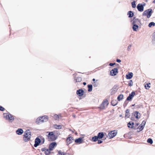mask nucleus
<instances>
[{
  "label": "nucleus",
  "instance_id": "nucleus-29",
  "mask_svg": "<svg viewBox=\"0 0 155 155\" xmlns=\"http://www.w3.org/2000/svg\"><path fill=\"white\" fill-rule=\"evenodd\" d=\"M50 151L49 149H46V150L45 152V153L46 155H48L50 154Z\"/></svg>",
  "mask_w": 155,
  "mask_h": 155
},
{
  "label": "nucleus",
  "instance_id": "nucleus-61",
  "mask_svg": "<svg viewBox=\"0 0 155 155\" xmlns=\"http://www.w3.org/2000/svg\"><path fill=\"white\" fill-rule=\"evenodd\" d=\"M119 116H120V117H122V115H121V114H120V115Z\"/></svg>",
  "mask_w": 155,
  "mask_h": 155
},
{
  "label": "nucleus",
  "instance_id": "nucleus-6",
  "mask_svg": "<svg viewBox=\"0 0 155 155\" xmlns=\"http://www.w3.org/2000/svg\"><path fill=\"white\" fill-rule=\"evenodd\" d=\"M41 140L38 137H36L35 141V144L34 145V147H36L39 145H41Z\"/></svg>",
  "mask_w": 155,
  "mask_h": 155
},
{
  "label": "nucleus",
  "instance_id": "nucleus-25",
  "mask_svg": "<svg viewBox=\"0 0 155 155\" xmlns=\"http://www.w3.org/2000/svg\"><path fill=\"white\" fill-rule=\"evenodd\" d=\"M124 95L122 94H120L117 97V100L120 101L123 98Z\"/></svg>",
  "mask_w": 155,
  "mask_h": 155
},
{
  "label": "nucleus",
  "instance_id": "nucleus-46",
  "mask_svg": "<svg viewBox=\"0 0 155 155\" xmlns=\"http://www.w3.org/2000/svg\"><path fill=\"white\" fill-rule=\"evenodd\" d=\"M103 142V141L101 140H98L97 142L98 144H101Z\"/></svg>",
  "mask_w": 155,
  "mask_h": 155
},
{
  "label": "nucleus",
  "instance_id": "nucleus-2",
  "mask_svg": "<svg viewBox=\"0 0 155 155\" xmlns=\"http://www.w3.org/2000/svg\"><path fill=\"white\" fill-rule=\"evenodd\" d=\"M152 12V9H149L145 10L143 12V15L146 16L147 18H149L151 15Z\"/></svg>",
  "mask_w": 155,
  "mask_h": 155
},
{
  "label": "nucleus",
  "instance_id": "nucleus-42",
  "mask_svg": "<svg viewBox=\"0 0 155 155\" xmlns=\"http://www.w3.org/2000/svg\"><path fill=\"white\" fill-rule=\"evenodd\" d=\"M5 110V108L2 106H0V110L1 111H4Z\"/></svg>",
  "mask_w": 155,
  "mask_h": 155
},
{
  "label": "nucleus",
  "instance_id": "nucleus-45",
  "mask_svg": "<svg viewBox=\"0 0 155 155\" xmlns=\"http://www.w3.org/2000/svg\"><path fill=\"white\" fill-rule=\"evenodd\" d=\"M127 101H126L124 102V106H127V104L128 103V102Z\"/></svg>",
  "mask_w": 155,
  "mask_h": 155
},
{
  "label": "nucleus",
  "instance_id": "nucleus-37",
  "mask_svg": "<svg viewBox=\"0 0 155 155\" xmlns=\"http://www.w3.org/2000/svg\"><path fill=\"white\" fill-rule=\"evenodd\" d=\"M118 85H115L112 88V89H113V90L115 91L117 89V88L118 87Z\"/></svg>",
  "mask_w": 155,
  "mask_h": 155
},
{
  "label": "nucleus",
  "instance_id": "nucleus-10",
  "mask_svg": "<svg viewBox=\"0 0 155 155\" xmlns=\"http://www.w3.org/2000/svg\"><path fill=\"white\" fill-rule=\"evenodd\" d=\"M132 25L137 24L139 25V24H141V20L138 18H137L136 19L134 20H132Z\"/></svg>",
  "mask_w": 155,
  "mask_h": 155
},
{
  "label": "nucleus",
  "instance_id": "nucleus-41",
  "mask_svg": "<svg viewBox=\"0 0 155 155\" xmlns=\"http://www.w3.org/2000/svg\"><path fill=\"white\" fill-rule=\"evenodd\" d=\"M145 124H146V122L144 120H143L142 121V123L140 125H142L143 126V127H144Z\"/></svg>",
  "mask_w": 155,
  "mask_h": 155
},
{
  "label": "nucleus",
  "instance_id": "nucleus-20",
  "mask_svg": "<svg viewBox=\"0 0 155 155\" xmlns=\"http://www.w3.org/2000/svg\"><path fill=\"white\" fill-rule=\"evenodd\" d=\"M104 134L103 132H99V133L97 135V136L98 138L99 139H101L104 136Z\"/></svg>",
  "mask_w": 155,
  "mask_h": 155
},
{
  "label": "nucleus",
  "instance_id": "nucleus-16",
  "mask_svg": "<svg viewBox=\"0 0 155 155\" xmlns=\"http://www.w3.org/2000/svg\"><path fill=\"white\" fill-rule=\"evenodd\" d=\"M133 75V74L132 72H128V74L126 75V78L127 79H131Z\"/></svg>",
  "mask_w": 155,
  "mask_h": 155
},
{
  "label": "nucleus",
  "instance_id": "nucleus-9",
  "mask_svg": "<svg viewBox=\"0 0 155 155\" xmlns=\"http://www.w3.org/2000/svg\"><path fill=\"white\" fill-rule=\"evenodd\" d=\"M135 93L134 91H132L130 94L129 95V96L127 97L126 99V101H131L132 98L134 97V96L135 95Z\"/></svg>",
  "mask_w": 155,
  "mask_h": 155
},
{
  "label": "nucleus",
  "instance_id": "nucleus-21",
  "mask_svg": "<svg viewBox=\"0 0 155 155\" xmlns=\"http://www.w3.org/2000/svg\"><path fill=\"white\" fill-rule=\"evenodd\" d=\"M132 25V29L134 31H137V29H138V28L139 27L138 25L137 24H134Z\"/></svg>",
  "mask_w": 155,
  "mask_h": 155
},
{
  "label": "nucleus",
  "instance_id": "nucleus-48",
  "mask_svg": "<svg viewBox=\"0 0 155 155\" xmlns=\"http://www.w3.org/2000/svg\"><path fill=\"white\" fill-rule=\"evenodd\" d=\"M59 155H63V153H62L61 151H59L58 152Z\"/></svg>",
  "mask_w": 155,
  "mask_h": 155
},
{
  "label": "nucleus",
  "instance_id": "nucleus-27",
  "mask_svg": "<svg viewBox=\"0 0 155 155\" xmlns=\"http://www.w3.org/2000/svg\"><path fill=\"white\" fill-rule=\"evenodd\" d=\"M111 104L113 106H116L117 104V102L116 100H112L111 102Z\"/></svg>",
  "mask_w": 155,
  "mask_h": 155
},
{
  "label": "nucleus",
  "instance_id": "nucleus-31",
  "mask_svg": "<svg viewBox=\"0 0 155 155\" xmlns=\"http://www.w3.org/2000/svg\"><path fill=\"white\" fill-rule=\"evenodd\" d=\"M98 138L97 136H94L92 137V140L94 142H96L98 140Z\"/></svg>",
  "mask_w": 155,
  "mask_h": 155
},
{
  "label": "nucleus",
  "instance_id": "nucleus-18",
  "mask_svg": "<svg viewBox=\"0 0 155 155\" xmlns=\"http://www.w3.org/2000/svg\"><path fill=\"white\" fill-rule=\"evenodd\" d=\"M140 114L139 112L136 111L134 112V115L137 119L139 118L140 117Z\"/></svg>",
  "mask_w": 155,
  "mask_h": 155
},
{
  "label": "nucleus",
  "instance_id": "nucleus-35",
  "mask_svg": "<svg viewBox=\"0 0 155 155\" xmlns=\"http://www.w3.org/2000/svg\"><path fill=\"white\" fill-rule=\"evenodd\" d=\"M144 127H143V126L140 125L138 127V129H139L140 130L139 131H140L142 130L144 128Z\"/></svg>",
  "mask_w": 155,
  "mask_h": 155
},
{
  "label": "nucleus",
  "instance_id": "nucleus-8",
  "mask_svg": "<svg viewBox=\"0 0 155 155\" xmlns=\"http://www.w3.org/2000/svg\"><path fill=\"white\" fill-rule=\"evenodd\" d=\"M118 71L117 68H115L112 69L110 72V74L111 76H115L118 73Z\"/></svg>",
  "mask_w": 155,
  "mask_h": 155
},
{
  "label": "nucleus",
  "instance_id": "nucleus-51",
  "mask_svg": "<svg viewBox=\"0 0 155 155\" xmlns=\"http://www.w3.org/2000/svg\"><path fill=\"white\" fill-rule=\"evenodd\" d=\"M121 60L118 59H117L116 60V61L118 63H120L121 62Z\"/></svg>",
  "mask_w": 155,
  "mask_h": 155
},
{
  "label": "nucleus",
  "instance_id": "nucleus-34",
  "mask_svg": "<svg viewBox=\"0 0 155 155\" xmlns=\"http://www.w3.org/2000/svg\"><path fill=\"white\" fill-rule=\"evenodd\" d=\"M147 141L148 143H150V144H152L153 143V140L150 138H148L147 139Z\"/></svg>",
  "mask_w": 155,
  "mask_h": 155
},
{
  "label": "nucleus",
  "instance_id": "nucleus-56",
  "mask_svg": "<svg viewBox=\"0 0 155 155\" xmlns=\"http://www.w3.org/2000/svg\"><path fill=\"white\" fill-rule=\"evenodd\" d=\"M136 19V17H135L133 18V19L132 20H135Z\"/></svg>",
  "mask_w": 155,
  "mask_h": 155
},
{
  "label": "nucleus",
  "instance_id": "nucleus-47",
  "mask_svg": "<svg viewBox=\"0 0 155 155\" xmlns=\"http://www.w3.org/2000/svg\"><path fill=\"white\" fill-rule=\"evenodd\" d=\"M115 64V63H110L109 64V65L111 66H114V65Z\"/></svg>",
  "mask_w": 155,
  "mask_h": 155
},
{
  "label": "nucleus",
  "instance_id": "nucleus-19",
  "mask_svg": "<svg viewBox=\"0 0 155 155\" xmlns=\"http://www.w3.org/2000/svg\"><path fill=\"white\" fill-rule=\"evenodd\" d=\"M23 131L22 129L19 128L16 131V133L19 135H21L23 133Z\"/></svg>",
  "mask_w": 155,
  "mask_h": 155
},
{
  "label": "nucleus",
  "instance_id": "nucleus-11",
  "mask_svg": "<svg viewBox=\"0 0 155 155\" xmlns=\"http://www.w3.org/2000/svg\"><path fill=\"white\" fill-rule=\"evenodd\" d=\"M137 8L138 10L140 12H142L143 10V5H142L140 3L138 4Z\"/></svg>",
  "mask_w": 155,
  "mask_h": 155
},
{
  "label": "nucleus",
  "instance_id": "nucleus-5",
  "mask_svg": "<svg viewBox=\"0 0 155 155\" xmlns=\"http://www.w3.org/2000/svg\"><path fill=\"white\" fill-rule=\"evenodd\" d=\"M44 117H45V118L44 120L43 119H42L41 118V117L37 118L36 121V123L37 124H39L40 122L47 121L48 119V117L46 115H45Z\"/></svg>",
  "mask_w": 155,
  "mask_h": 155
},
{
  "label": "nucleus",
  "instance_id": "nucleus-60",
  "mask_svg": "<svg viewBox=\"0 0 155 155\" xmlns=\"http://www.w3.org/2000/svg\"><path fill=\"white\" fill-rule=\"evenodd\" d=\"M136 126H138V125H139V124L137 123H136Z\"/></svg>",
  "mask_w": 155,
  "mask_h": 155
},
{
  "label": "nucleus",
  "instance_id": "nucleus-7",
  "mask_svg": "<svg viewBox=\"0 0 155 155\" xmlns=\"http://www.w3.org/2000/svg\"><path fill=\"white\" fill-rule=\"evenodd\" d=\"M117 132L115 130L111 131L109 132L108 134L110 139H111L114 137L117 134Z\"/></svg>",
  "mask_w": 155,
  "mask_h": 155
},
{
  "label": "nucleus",
  "instance_id": "nucleus-26",
  "mask_svg": "<svg viewBox=\"0 0 155 155\" xmlns=\"http://www.w3.org/2000/svg\"><path fill=\"white\" fill-rule=\"evenodd\" d=\"M74 80L76 81V82H80L82 81V78L80 77H78L77 78L74 77Z\"/></svg>",
  "mask_w": 155,
  "mask_h": 155
},
{
  "label": "nucleus",
  "instance_id": "nucleus-33",
  "mask_svg": "<svg viewBox=\"0 0 155 155\" xmlns=\"http://www.w3.org/2000/svg\"><path fill=\"white\" fill-rule=\"evenodd\" d=\"M135 3L136 2L135 1H134L131 2L132 6V8H135L136 7V4Z\"/></svg>",
  "mask_w": 155,
  "mask_h": 155
},
{
  "label": "nucleus",
  "instance_id": "nucleus-28",
  "mask_svg": "<svg viewBox=\"0 0 155 155\" xmlns=\"http://www.w3.org/2000/svg\"><path fill=\"white\" fill-rule=\"evenodd\" d=\"M54 127L55 129H59L61 128L62 126L60 125L55 124L54 125Z\"/></svg>",
  "mask_w": 155,
  "mask_h": 155
},
{
  "label": "nucleus",
  "instance_id": "nucleus-30",
  "mask_svg": "<svg viewBox=\"0 0 155 155\" xmlns=\"http://www.w3.org/2000/svg\"><path fill=\"white\" fill-rule=\"evenodd\" d=\"M152 41L153 44H155V32L153 33V34Z\"/></svg>",
  "mask_w": 155,
  "mask_h": 155
},
{
  "label": "nucleus",
  "instance_id": "nucleus-3",
  "mask_svg": "<svg viewBox=\"0 0 155 155\" xmlns=\"http://www.w3.org/2000/svg\"><path fill=\"white\" fill-rule=\"evenodd\" d=\"M48 137L51 139L52 141H54L57 139L58 137L56 136L54 134V132H48Z\"/></svg>",
  "mask_w": 155,
  "mask_h": 155
},
{
  "label": "nucleus",
  "instance_id": "nucleus-17",
  "mask_svg": "<svg viewBox=\"0 0 155 155\" xmlns=\"http://www.w3.org/2000/svg\"><path fill=\"white\" fill-rule=\"evenodd\" d=\"M83 140L82 138L79 137L78 138L76 139L75 140V142L79 144L81 143H83Z\"/></svg>",
  "mask_w": 155,
  "mask_h": 155
},
{
  "label": "nucleus",
  "instance_id": "nucleus-4",
  "mask_svg": "<svg viewBox=\"0 0 155 155\" xmlns=\"http://www.w3.org/2000/svg\"><path fill=\"white\" fill-rule=\"evenodd\" d=\"M4 117L6 118L7 119H8L11 122H12L13 121L14 118L13 116L10 114H4Z\"/></svg>",
  "mask_w": 155,
  "mask_h": 155
},
{
  "label": "nucleus",
  "instance_id": "nucleus-59",
  "mask_svg": "<svg viewBox=\"0 0 155 155\" xmlns=\"http://www.w3.org/2000/svg\"><path fill=\"white\" fill-rule=\"evenodd\" d=\"M135 104H132V105H131V106H132V107H133V106H134Z\"/></svg>",
  "mask_w": 155,
  "mask_h": 155
},
{
  "label": "nucleus",
  "instance_id": "nucleus-44",
  "mask_svg": "<svg viewBox=\"0 0 155 155\" xmlns=\"http://www.w3.org/2000/svg\"><path fill=\"white\" fill-rule=\"evenodd\" d=\"M131 47V45H130L128 46L127 50L128 51H129L130 50Z\"/></svg>",
  "mask_w": 155,
  "mask_h": 155
},
{
  "label": "nucleus",
  "instance_id": "nucleus-32",
  "mask_svg": "<svg viewBox=\"0 0 155 155\" xmlns=\"http://www.w3.org/2000/svg\"><path fill=\"white\" fill-rule=\"evenodd\" d=\"M155 25V23L153 22H151L148 25V26L151 27L152 26H154Z\"/></svg>",
  "mask_w": 155,
  "mask_h": 155
},
{
  "label": "nucleus",
  "instance_id": "nucleus-1",
  "mask_svg": "<svg viewBox=\"0 0 155 155\" xmlns=\"http://www.w3.org/2000/svg\"><path fill=\"white\" fill-rule=\"evenodd\" d=\"M23 140L25 142L29 141L31 136V133L29 130H28L25 132L23 135Z\"/></svg>",
  "mask_w": 155,
  "mask_h": 155
},
{
  "label": "nucleus",
  "instance_id": "nucleus-23",
  "mask_svg": "<svg viewBox=\"0 0 155 155\" xmlns=\"http://www.w3.org/2000/svg\"><path fill=\"white\" fill-rule=\"evenodd\" d=\"M92 85L91 84H88L87 85V87L88 88V92H91L92 90Z\"/></svg>",
  "mask_w": 155,
  "mask_h": 155
},
{
  "label": "nucleus",
  "instance_id": "nucleus-22",
  "mask_svg": "<svg viewBox=\"0 0 155 155\" xmlns=\"http://www.w3.org/2000/svg\"><path fill=\"white\" fill-rule=\"evenodd\" d=\"M127 15L129 18H132L134 16L133 12L131 11H129L128 12Z\"/></svg>",
  "mask_w": 155,
  "mask_h": 155
},
{
  "label": "nucleus",
  "instance_id": "nucleus-14",
  "mask_svg": "<svg viewBox=\"0 0 155 155\" xmlns=\"http://www.w3.org/2000/svg\"><path fill=\"white\" fill-rule=\"evenodd\" d=\"M108 101H104L102 104H101L100 108L101 109H103L105 108V104H106L107 105L108 104Z\"/></svg>",
  "mask_w": 155,
  "mask_h": 155
},
{
  "label": "nucleus",
  "instance_id": "nucleus-62",
  "mask_svg": "<svg viewBox=\"0 0 155 155\" xmlns=\"http://www.w3.org/2000/svg\"><path fill=\"white\" fill-rule=\"evenodd\" d=\"M75 74H74V76Z\"/></svg>",
  "mask_w": 155,
  "mask_h": 155
},
{
  "label": "nucleus",
  "instance_id": "nucleus-49",
  "mask_svg": "<svg viewBox=\"0 0 155 155\" xmlns=\"http://www.w3.org/2000/svg\"><path fill=\"white\" fill-rule=\"evenodd\" d=\"M46 149L45 147L41 149V150L42 151H45L46 150Z\"/></svg>",
  "mask_w": 155,
  "mask_h": 155
},
{
  "label": "nucleus",
  "instance_id": "nucleus-53",
  "mask_svg": "<svg viewBox=\"0 0 155 155\" xmlns=\"http://www.w3.org/2000/svg\"><path fill=\"white\" fill-rule=\"evenodd\" d=\"M44 116H41V119H43L44 120V119L45 118V117Z\"/></svg>",
  "mask_w": 155,
  "mask_h": 155
},
{
  "label": "nucleus",
  "instance_id": "nucleus-15",
  "mask_svg": "<svg viewBox=\"0 0 155 155\" xmlns=\"http://www.w3.org/2000/svg\"><path fill=\"white\" fill-rule=\"evenodd\" d=\"M74 139L73 137H68L66 140V143L67 145H68L69 144H70L72 142V140H73Z\"/></svg>",
  "mask_w": 155,
  "mask_h": 155
},
{
  "label": "nucleus",
  "instance_id": "nucleus-52",
  "mask_svg": "<svg viewBox=\"0 0 155 155\" xmlns=\"http://www.w3.org/2000/svg\"><path fill=\"white\" fill-rule=\"evenodd\" d=\"M63 155H69L67 153H65L64 152H63Z\"/></svg>",
  "mask_w": 155,
  "mask_h": 155
},
{
  "label": "nucleus",
  "instance_id": "nucleus-50",
  "mask_svg": "<svg viewBox=\"0 0 155 155\" xmlns=\"http://www.w3.org/2000/svg\"><path fill=\"white\" fill-rule=\"evenodd\" d=\"M134 125V123L133 122L131 121V128H133V126Z\"/></svg>",
  "mask_w": 155,
  "mask_h": 155
},
{
  "label": "nucleus",
  "instance_id": "nucleus-36",
  "mask_svg": "<svg viewBox=\"0 0 155 155\" xmlns=\"http://www.w3.org/2000/svg\"><path fill=\"white\" fill-rule=\"evenodd\" d=\"M133 81L132 80H130L128 83V85L130 86H131L133 85Z\"/></svg>",
  "mask_w": 155,
  "mask_h": 155
},
{
  "label": "nucleus",
  "instance_id": "nucleus-24",
  "mask_svg": "<svg viewBox=\"0 0 155 155\" xmlns=\"http://www.w3.org/2000/svg\"><path fill=\"white\" fill-rule=\"evenodd\" d=\"M130 115L129 110V109H127L126 110V112L125 114V117L126 118H128L129 116Z\"/></svg>",
  "mask_w": 155,
  "mask_h": 155
},
{
  "label": "nucleus",
  "instance_id": "nucleus-40",
  "mask_svg": "<svg viewBox=\"0 0 155 155\" xmlns=\"http://www.w3.org/2000/svg\"><path fill=\"white\" fill-rule=\"evenodd\" d=\"M54 118L55 120H57L59 119V117L57 114H55L54 115Z\"/></svg>",
  "mask_w": 155,
  "mask_h": 155
},
{
  "label": "nucleus",
  "instance_id": "nucleus-12",
  "mask_svg": "<svg viewBox=\"0 0 155 155\" xmlns=\"http://www.w3.org/2000/svg\"><path fill=\"white\" fill-rule=\"evenodd\" d=\"M57 145V143L55 142H53L51 143L49 145V150L51 151L53 150L54 147Z\"/></svg>",
  "mask_w": 155,
  "mask_h": 155
},
{
  "label": "nucleus",
  "instance_id": "nucleus-38",
  "mask_svg": "<svg viewBox=\"0 0 155 155\" xmlns=\"http://www.w3.org/2000/svg\"><path fill=\"white\" fill-rule=\"evenodd\" d=\"M150 84L149 83H147L145 85V87L146 89H147V88L146 87H150V86H149L150 85Z\"/></svg>",
  "mask_w": 155,
  "mask_h": 155
},
{
  "label": "nucleus",
  "instance_id": "nucleus-54",
  "mask_svg": "<svg viewBox=\"0 0 155 155\" xmlns=\"http://www.w3.org/2000/svg\"><path fill=\"white\" fill-rule=\"evenodd\" d=\"M93 85L95 87L97 86V84H93Z\"/></svg>",
  "mask_w": 155,
  "mask_h": 155
},
{
  "label": "nucleus",
  "instance_id": "nucleus-39",
  "mask_svg": "<svg viewBox=\"0 0 155 155\" xmlns=\"http://www.w3.org/2000/svg\"><path fill=\"white\" fill-rule=\"evenodd\" d=\"M130 126H131V121L129 122L127 124V126L129 128H131Z\"/></svg>",
  "mask_w": 155,
  "mask_h": 155
},
{
  "label": "nucleus",
  "instance_id": "nucleus-55",
  "mask_svg": "<svg viewBox=\"0 0 155 155\" xmlns=\"http://www.w3.org/2000/svg\"><path fill=\"white\" fill-rule=\"evenodd\" d=\"M83 84L84 85H85L86 84V83L85 82H84Z\"/></svg>",
  "mask_w": 155,
  "mask_h": 155
},
{
  "label": "nucleus",
  "instance_id": "nucleus-57",
  "mask_svg": "<svg viewBox=\"0 0 155 155\" xmlns=\"http://www.w3.org/2000/svg\"><path fill=\"white\" fill-rule=\"evenodd\" d=\"M93 81H95V79L94 78H93L92 80Z\"/></svg>",
  "mask_w": 155,
  "mask_h": 155
},
{
  "label": "nucleus",
  "instance_id": "nucleus-13",
  "mask_svg": "<svg viewBox=\"0 0 155 155\" xmlns=\"http://www.w3.org/2000/svg\"><path fill=\"white\" fill-rule=\"evenodd\" d=\"M76 93L79 96H81L84 94V91L83 89H81L77 90Z\"/></svg>",
  "mask_w": 155,
  "mask_h": 155
},
{
  "label": "nucleus",
  "instance_id": "nucleus-58",
  "mask_svg": "<svg viewBox=\"0 0 155 155\" xmlns=\"http://www.w3.org/2000/svg\"><path fill=\"white\" fill-rule=\"evenodd\" d=\"M153 3H155V0H154L153 1Z\"/></svg>",
  "mask_w": 155,
  "mask_h": 155
},
{
  "label": "nucleus",
  "instance_id": "nucleus-43",
  "mask_svg": "<svg viewBox=\"0 0 155 155\" xmlns=\"http://www.w3.org/2000/svg\"><path fill=\"white\" fill-rule=\"evenodd\" d=\"M42 141H41V145L43 144L45 142V139L44 138H43L41 139Z\"/></svg>",
  "mask_w": 155,
  "mask_h": 155
}]
</instances>
